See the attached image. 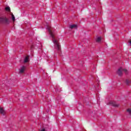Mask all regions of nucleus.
I'll return each instance as SVG.
<instances>
[{"label":"nucleus","instance_id":"15","mask_svg":"<svg viewBox=\"0 0 131 131\" xmlns=\"http://www.w3.org/2000/svg\"><path fill=\"white\" fill-rule=\"evenodd\" d=\"M127 112L129 113V114L130 115H131V109L128 108V109H127Z\"/></svg>","mask_w":131,"mask_h":131},{"label":"nucleus","instance_id":"3","mask_svg":"<svg viewBox=\"0 0 131 131\" xmlns=\"http://www.w3.org/2000/svg\"><path fill=\"white\" fill-rule=\"evenodd\" d=\"M0 21L4 24H9L10 20L6 16H0Z\"/></svg>","mask_w":131,"mask_h":131},{"label":"nucleus","instance_id":"14","mask_svg":"<svg viewBox=\"0 0 131 131\" xmlns=\"http://www.w3.org/2000/svg\"><path fill=\"white\" fill-rule=\"evenodd\" d=\"M6 11H8V12H10L11 11V10L10 9V7H7L6 8Z\"/></svg>","mask_w":131,"mask_h":131},{"label":"nucleus","instance_id":"11","mask_svg":"<svg viewBox=\"0 0 131 131\" xmlns=\"http://www.w3.org/2000/svg\"><path fill=\"white\" fill-rule=\"evenodd\" d=\"M12 19L13 20V23H14L15 20V15H14V14H12Z\"/></svg>","mask_w":131,"mask_h":131},{"label":"nucleus","instance_id":"4","mask_svg":"<svg viewBox=\"0 0 131 131\" xmlns=\"http://www.w3.org/2000/svg\"><path fill=\"white\" fill-rule=\"evenodd\" d=\"M109 104H111V105H112L114 107H119V104H117L114 101H110Z\"/></svg>","mask_w":131,"mask_h":131},{"label":"nucleus","instance_id":"8","mask_svg":"<svg viewBox=\"0 0 131 131\" xmlns=\"http://www.w3.org/2000/svg\"><path fill=\"white\" fill-rule=\"evenodd\" d=\"M60 91H61V89H60V86H58L55 87V91L56 92H60Z\"/></svg>","mask_w":131,"mask_h":131},{"label":"nucleus","instance_id":"18","mask_svg":"<svg viewBox=\"0 0 131 131\" xmlns=\"http://www.w3.org/2000/svg\"><path fill=\"white\" fill-rule=\"evenodd\" d=\"M129 43H130V44L131 45V40H130V41H129Z\"/></svg>","mask_w":131,"mask_h":131},{"label":"nucleus","instance_id":"6","mask_svg":"<svg viewBox=\"0 0 131 131\" xmlns=\"http://www.w3.org/2000/svg\"><path fill=\"white\" fill-rule=\"evenodd\" d=\"M29 61V56H26L24 59V62H28Z\"/></svg>","mask_w":131,"mask_h":131},{"label":"nucleus","instance_id":"16","mask_svg":"<svg viewBox=\"0 0 131 131\" xmlns=\"http://www.w3.org/2000/svg\"><path fill=\"white\" fill-rule=\"evenodd\" d=\"M38 45H37V46H40V44H39V41H38Z\"/></svg>","mask_w":131,"mask_h":131},{"label":"nucleus","instance_id":"5","mask_svg":"<svg viewBox=\"0 0 131 131\" xmlns=\"http://www.w3.org/2000/svg\"><path fill=\"white\" fill-rule=\"evenodd\" d=\"M26 69V67H24V66L21 67V68L19 70L20 74H23V73H24Z\"/></svg>","mask_w":131,"mask_h":131},{"label":"nucleus","instance_id":"1","mask_svg":"<svg viewBox=\"0 0 131 131\" xmlns=\"http://www.w3.org/2000/svg\"><path fill=\"white\" fill-rule=\"evenodd\" d=\"M46 29L48 30L51 37H52V41L53 43L54 44V47L57 49L58 51H60L61 50V46L59 43L58 38L55 36L54 34V29L52 28L51 26H50L48 23H46Z\"/></svg>","mask_w":131,"mask_h":131},{"label":"nucleus","instance_id":"13","mask_svg":"<svg viewBox=\"0 0 131 131\" xmlns=\"http://www.w3.org/2000/svg\"><path fill=\"white\" fill-rule=\"evenodd\" d=\"M130 82H131L130 80H126V83L127 84H129V83H130Z\"/></svg>","mask_w":131,"mask_h":131},{"label":"nucleus","instance_id":"17","mask_svg":"<svg viewBox=\"0 0 131 131\" xmlns=\"http://www.w3.org/2000/svg\"><path fill=\"white\" fill-rule=\"evenodd\" d=\"M41 131H46V129H45V128H43L42 129H41Z\"/></svg>","mask_w":131,"mask_h":131},{"label":"nucleus","instance_id":"10","mask_svg":"<svg viewBox=\"0 0 131 131\" xmlns=\"http://www.w3.org/2000/svg\"><path fill=\"white\" fill-rule=\"evenodd\" d=\"M101 40V37H98V38H97L96 39L97 42H100Z\"/></svg>","mask_w":131,"mask_h":131},{"label":"nucleus","instance_id":"7","mask_svg":"<svg viewBox=\"0 0 131 131\" xmlns=\"http://www.w3.org/2000/svg\"><path fill=\"white\" fill-rule=\"evenodd\" d=\"M0 113L3 114V115H5V111L4 110L3 108H2L1 107H0Z\"/></svg>","mask_w":131,"mask_h":131},{"label":"nucleus","instance_id":"9","mask_svg":"<svg viewBox=\"0 0 131 131\" xmlns=\"http://www.w3.org/2000/svg\"><path fill=\"white\" fill-rule=\"evenodd\" d=\"M70 28L71 29H73L74 28H77V25H71V26H70Z\"/></svg>","mask_w":131,"mask_h":131},{"label":"nucleus","instance_id":"2","mask_svg":"<svg viewBox=\"0 0 131 131\" xmlns=\"http://www.w3.org/2000/svg\"><path fill=\"white\" fill-rule=\"evenodd\" d=\"M123 73H125V74H127L128 72L127 70H125L124 69H122V68H120L117 71V74L120 76V77H121L123 74Z\"/></svg>","mask_w":131,"mask_h":131},{"label":"nucleus","instance_id":"12","mask_svg":"<svg viewBox=\"0 0 131 131\" xmlns=\"http://www.w3.org/2000/svg\"><path fill=\"white\" fill-rule=\"evenodd\" d=\"M30 48L31 49H32V48H34V43L32 44V43L30 42Z\"/></svg>","mask_w":131,"mask_h":131}]
</instances>
